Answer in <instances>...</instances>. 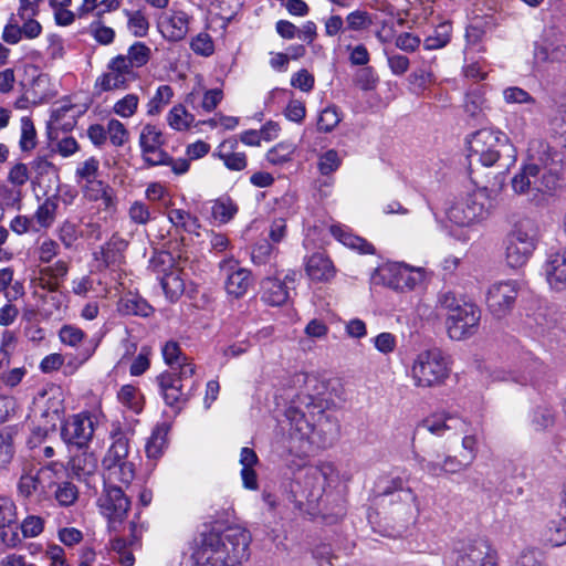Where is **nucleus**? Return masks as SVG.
I'll list each match as a JSON object with an SVG mask.
<instances>
[{
  "label": "nucleus",
  "instance_id": "f257e3e1",
  "mask_svg": "<svg viewBox=\"0 0 566 566\" xmlns=\"http://www.w3.org/2000/svg\"><path fill=\"white\" fill-rule=\"evenodd\" d=\"M426 433L446 440H457L461 437L462 450L458 453H446L441 458H420L418 460L422 470L433 478L455 475L467 471L478 455V437L470 432L469 424L462 418L447 413H433L421 420L413 432V441L417 437L423 438Z\"/></svg>",
  "mask_w": 566,
  "mask_h": 566
},
{
  "label": "nucleus",
  "instance_id": "f03ea898",
  "mask_svg": "<svg viewBox=\"0 0 566 566\" xmlns=\"http://www.w3.org/2000/svg\"><path fill=\"white\" fill-rule=\"evenodd\" d=\"M285 416L290 422V448L300 457L333 446L338 437L337 420L327 415L313 396H298Z\"/></svg>",
  "mask_w": 566,
  "mask_h": 566
},
{
  "label": "nucleus",
  "instance_id": "7ed1b4c3",
  "mask_svg": "<svg viewBox=\"0 0 566 566\" xmlns=\"http://www.w3.org/2000/svg\"><path fill=\"white\" fill-rule=\"evenodd\" d=\"M562 160L544 140H532L527 158L521 170L512 178L516 195L528 196L539 202L545 195H553L560 186Z\"/></svg>",
  "mask_w": 566,
  "mask_h": 566
},
{
  "label": "nucleus",
  "instance_id": "20e7f679",
  "mask_svg": "<svg viewBox=\"0 0 566 566\" xmlns=\"http://www.w3.org/2000/svg\"><path fill=\"white\" fill-rule=\"evenodd\" d=\"M437 303L447 311L446 329L451 339L464 340L479 332L482 311L476 304L458 297L451 291L441 292Z\"/></svg>",
  "mask_w": 566,
  "mask_h": 566
},
{
  "label": "nucleus",
  "instance_id": "39448f33",
  "mask_svg": "<svg viewBox=\"0 0 566 566\" xmlns=\"http://www.w3.org/2000/svg\"><path fill=\"white\" fill-rule=\"evenodd\" d=\"M470 160H476L485 167L501 166L509 167L515 161L516 150L509 137L502 132L492 129H480L473 133L468 139Z\"/></svg>",
  "mask_w": 566,
  "mask_h": 566
},
{
  "label": "nucleus",
  "instance_id": "423d86ee",
  "mask_svg": "<svg viewBox=\"0 0 566 566\" xmlns=\"http://www.w3.org/2000/svg\"><path fill=\"white\" fill-rule=\"evenodd\" d=\"M451 359L440 348L420 350L412 359L410 377L417 388L441 387L451 374Z\"/></svg>",
  "mask_w": 566,
  "mask_h": 566
},
{
  "label": "nucleus",
  "instance_id": "0eeeda50",
  "mask_svg": "<svg viewBox=\"0 0 566 566\" xmlns=\"http://www.w3.org/2000/svg\"><path fill=\"white\" fill-rule=\"evenodd\" d=\"M250 533L241 526H228L222 532H210L202 535L199 547L222 551L218 555L226 566H241L249 558Z\"/></svg>",
  "mask_w": 566,
  "mask_h": 566
},
{
  "label": "nucleus",
  "instance_id": "6e6552de",
  "mask_svg": "<svg viewBox=\"0 0 566 566\" xmlns=\"http://www.w3.org/2000/svg\"><path fill=\"white\" fill-rule=\"evenodd\" d=\"M129 438L120 429L112 433V444L102 460L105 481L129 485L135 479V464L128 460Z\"/></svg>",
  "mask_w": 566,
  "mask_h": 566
},
{
  "label": "nucleus",
  "instance_id": "1a4fd4ad",
  "mask_svg": "<svg viewBox=\"0 0 566 566\" xmlns=\"http://www.w3.org/2000/svg\"><path fill=\"white\" fill-rule=\"evenodd\" d=\"M454 566H497V551L485 538L465 539L453 549Z\"/></svg>",
  "mask_w": 566,
  "mask_h": 566
},
{
  "label": "nucleus",
  "instance_id": "9d476101",
  "mask_svg": "<svg viewBox=\"0 0 566 566\" xmlns=\"http://www.w3.org/2000/svg\"><path fill=\"white\" fill-rule=\"evenodd\" d=\"M521 284L516 280L497 281L486 291L485 304L489 313L496 319L509 316L516 304Z\"/></svg>",
  "mask_w": 566,
  "mask_h": 566
},
{
  "label": "nucleus",
  "instance_id": "9b49d317",
  "mask_svg": "<svg viewBox=\"0 0 566 566\" xmlns=\"http://www.w3.org/2000/svg\"><path fill=\"white\" fill-rule=\"evenodd\" d=\"M491 208L490 198L485 189L470 193L464 201L449 208L448 218L460 227H467L488 217Z\"/></svg>",
  "mask_w": 566,
  "mask_h": 566
},
{
  "label": "nucleus",
  "instance_id": "f8f14e48",
  "mask_svg": "<svg viewBox=\"0 0 566 566\" xmlns=\"http://www.w3.org/2000/svg\"><path fill=\"white\" fill-rule=\"evenodd\" d=\"M333 474L334 467L327 462L305 468L304 474L297 481V485L308 503H317L321 500Z\"/></svg>",
  "mask_w": 566,
  "mask_h": 566
},
{
  "label": "nucleus",
  "instance_id": "ddd939ff",
  "mask_svg": "<svg viewBox=\"0 0 566 566\" xmlns=\"http://www.w3.org/2000/svg\"><path fill=\"white\" fill-rule=\"evenodd\" d=\"M107 70L108 71L98 76L95 82V87L99 90V92L126 88L128 83L137 77L135 72H130L126 67L122 55L113 57L107 65Z\"/></svg>",
  "mask_w": 566,
  "mask_h": 566
},
{
  "label": "nucleus",
  "instance_id": "4468645a",
  "mask_svg": "<svg viewBox=\"0 0 566 566\" xmlns=\"http://www.w3.org/2000/svg\"><path fill=\"white\" fill-rule=\"evenodd\" d=\"M94 433V424L90 416L75 415L70 417L62 427L61 436L69 446L82 449L88 444Z\"/></svg>",
  "mask_w": 566,
  "mask_h": 566
},
{
  "label": "nucleus",
  "instance_id": "2eb2a0df",
  "mask_svg": "<svg viewBox=\"0 0 566 566\" xmlns=\"http://www.w3.org/2000/svg\"><path fill=\"white\" fill-rule=\"evenodd\" d=\"M109 485L105 489L104 494L98 499V505L102 514L109 522H122L130 507V501L125 495L120 486Z\"/></svg>",
  "mask_w": 566,
  "mask_h": 566
},
{
  "label": "nucleus",
  "instance_id": "dca6fc26",
  "mask_svg": "<svg viewBox=\"0 0 566 566\" xmlns=\"http://www.w3.org/2000/svg\"><path fill=\"white\" fill-rule=\"evenodd\" d=\"M220 268L227 275L226 290L228 294L237 298L243 296L251 285L250 271L240 268L233 260L221 262Z\"/></svg>",
  "mask_w": 566,
  "mask_h": 566
},
{
  "label": "nucleus",
  "instance_id": "f3484780",
  "mask_svg": "<svg viewBox=\"0 0 566 566\" xmlns=\"http://www.w3.org/2000/svg\"><path fill=\"white\" fill-rule=\"evenodd\" d=\"M157 381L165 402L177 410L188 400V392L184 390L181 376L165 373L157 377Z\"/></svg>",
  "mask_w": 566,
  "mask_h": 566
},
{
  "label": "nucleus",
  "instance_id": "a211bd4d",
  "mask_svg": "<svg viewBox=\"0 0 566 566\" xmlns=\"http://www.w3.org/2000/svg\"><path fill=\"white\" fill-rule=\"evenodd\" d=\"M543 269L551 289L566 290V249L548 253Z\"/></svg>",
  "mask_w": 566,
  "mask_h": 566
},
{
  "label": "nucleus",
  "instance_id": "6ab92c4d",
  "mask_svg": "<svg viewBox=\"0 0 566 566\" xmlns=\"http://www.w3.org/2000/svg\"><path fill=\"white\" fill-rule=\"evenodd\" d=\"M539 238V228L535 219L522 217L513 224L507 235V241L517 245L536 249Z\"/></svg>",
  "mask_w": 566,
  "mask_h": 566
},
{
  "label": "nucleus",
  "instance_id": "aec40b11",
  "mask_svg": "<svg viewBox=\"0 0 566 566\" xmlns=\"http://www.w3.org/2000/svg\"><path fill=\"white\" fill-rule=\"evenodd\" d=\"M394 281L391 285L397 290H413L424 280V270L422 268H411L407 264H397L391 269Z\"/></svg>",
  "mask_w": 566,
  "mask_h": 566
},
{
  "label": "nucleus",
  "instance_id": "412c9836",
  "mask_svg": "<svg viewBox=\"0 0 566 566\" xmlns=\"http://www.w3.org/2000/svg\"><path fill=\"white\" fill-rule=\"evenodd\" d=\"M305 271L308 277L316 282H328L336 274L332 260L322 253H315L308 258Z\"/></svg>",
  "mask_w": 566,
  "mask_h": 566
},
{
  "label": "nucleus",
  "instance_id": "4be33fe9",
  "mask_svg": "<svg viewBox=\"0 0 566 566\" xmlns=\"http://www.w3.org/2000/svg\"><path fill=\"white\" fill-rule=\"evenodd\" d=\"M235 147L237 140H224L218 146L213 156L222 160L228 169L241 171L248 165L247 156L244 153L234 151Z\"/></svg>",
  "mask_w": 566,
  "mask_h": 566
},
{
  "label": "nucleus",
  "instance_id": "5701e85b",
  "mask_svg": "<svg viewBox=\"0 0 566 566\" xmlns=\"http://www.w3.org/2000/svg\"><path fill=\"white\" fill-rule=\"evenodd\" d=\"M262 300L272 306H281L289 298V287L285 282L275 277H266L262 281Z\"/></svg>",
  "mask_w": 566,
  "mask_h": 566
},
{
  "label": "nucleus",
  "instance_id": "b1692460",
  "mask_svg": "<svg viewBox=\"0 0 566 566\" xmlns=\"http://www.w3.org/2000/svg\"><path fill=\"white\" fill-rule=\"evenodd\" d=\"M189 22L190 17L186 12H174L164 24V36L171 42L184 40L189 31Z\"/></svg>",
  "mask_w": 566,
  "mask_h": 566
},
{
  "label": "nucleus",
  "instance_id": "393cba45",
  "mask_svg": "<svg viewBox=\"0 0 566 566\" xmlns=\"http://www.w3.org/2000/svg\"><path fill=\"white\" fill-rule=\"evenodd\" d=\"M72 470L78 480L92 486L91 480L97 478V458L93 453L83 452L73 458Z\"/></svg>",
  "mask_w": 566,
  "mask_h": 566
},
{
  "label": "nucleus",
  "instance_id": "a878e982",
  "mask_svg": "<svg viewBox=\"0 0 566 566\" xmlns=\"http://www.w3.org/2000/svg\"><path fill=\"white\" fill-rule=\"evenodd\" d=\"M332 235L342 242L344 245L357 250L360 253H374V247L365 239L357 237L348 231V229L340 224H333L329 228Z\"/></svg>",
  "mask_w": 566,
  "mask_h": 566
},
{
  "label": "nucleus",
  "instance_id": "bb28decb",
  "mask_svg": "<svg viewBox=\"0 0 566 566\" xmlns=\"http://www.w3.org/2000/svg\"><path fill=\"white\" fill-rule=\"evenodd\" d=\"M240 463L242 465L241 478L244 488L250 490L258 489L256 473L253 467L258 463L255 452L250 448H242L240 453Z\"/></svg>",
  "mask_w": 566,
  "mask_h": 566
},
{
  "label": "nucleus",
  "instance_id": "cd10ccee",
  "mask_svg": "<svg viewBox=\"0 0 566 566\" xmlns=\"http://www.w3.org/2000/svg\"><path fill=\"white\" fill-rule=\"evenodd\" d=\"M128 242L118 234H113L105 245L102 247V261L106 266L118 265L123 259V252Z\"/></svg>",
  "mask_w": 566,
  "mask_h": 566
},
{
  "label": "nucleus",
  "instance_id": "c85d7f7f",
  "mask_svg": "<svg viewBox=\"0 0 566 566\" xmlns=\"http://www.w3.org/2000/svg\"><path fill=\"white\" fill-rule=\"evenodd\" d=\"M160 284L166 296L172 302L178 300L185 292V280L181 270L178 268H174L165 273Z\"/></svg>",
  "mask_w": 566,
  "mask_h": 566
},
{
  "label": "nucleus",
  "instance_id": "c756f323",
  "mask_svg": "<svg viewBox=\"0 0 566 566\" xmlns=\"http://www.w3.org/2000/svg\"><path fill=\"white\" fill-rule=\"evenodd\" d=\"M122 55L124 64L130 72L146 65L151 56V50L143 42H135L127 51L126 55Z\"/></svg>",
  "mask_w": 566,
  "mask_h": 566
},
{
  "label": "nucleus",
  "instance_id": "7c9ffc66",
  "mask_svg": "<svg viewBox=\"0 0 566 566\" xmlns=\"http://www.w3.org/2000/svg\"><path fill=\"white\" fill-rule=\"evenodd\" d=\"M566 56V46L543 41L535 44L534 57L537 62H560Z\"/></svg>",
  "mask_w": 566,
  "mask_h": 566
},
{
  "label": "nucleus",
  "instance_id": "2f4dec72",
  "mask_svg": "<svg viewBox=\"0 0 566 566\" xmlns=\"http://www.w3.org/2000/svg\"><path fill=\"white\" fill-rule=\"evenodd\" d=\"M169 221L176 227L188 233H196L199 235V220L190 212L182 209H171L167 213Z\"/></svg>",
  "mask_w": 566,
  "mask_h": 566
},
{
  "label": "nucleus",
  "instance_id": "473e14b6",
  "mask_svg": "<svg viewBox=\"0 0 566 566\" xmlns=\"http://www.w3.org/2000/svg\"><path fill=\"white\" fill-rule=\"evenodd\" d=\"M167 433L168 431L164 426H158L153 430L145 446L148 459L157 460L163 455L167 446Z\"/></svg>",
  "mask_w": 566,
  "mask_h": 566
},
{
  "label": "nucleus",
  "instance_id": "72a5a7b5",
  "mask_svg": "<svg viewBox=\"0 0 566 566\" xmlns=\"http://www.w3.org/2000/svg\"><path fill=\"white\" fill-rule=\"evenodd\" d=\"M542 537L552 546L566 544V518L560 515V518L549 521L542 533Z\"/></svg>",
  "mask_w": 566,
  "mask_h": 566
},
{
  "label": "nucleus",
  "instance_id": "f704fd0d",
  "mask_svg": "<svg viewBox=\"0 0 566 566\" xmlns=\"http://www.w3.org/2000/svg\"><path fill=\"white\" fill-rule=\"evenodd\" d=\"M535 249L517 245L511 241L506 242L505 260L510 268L520 269L525 265Z\"/></svg>",
  "mask_w": 566,
  "mask_h": 566
},
{
  "label": "nucleus",
  "instance_id": "c9c22d12",
  "mask_svg": "<svg viewBox=\"0 0 566 566\" xmlns=\"http://www.w3.org/2000/svg\"><path fill=\"white\" fill-rule=\"evenodd\" d=\"M14 434L12 428L0 430V469H7L14 457Z\"/></svg>",
  "mask_w": 566,
  "mask_h": 566
},
{
  "label": "nucleus",
  "instance_id": "e433bc0d",
  "mask_svg": "<svg viewBox=\"0 0 566 566\" xmlns=\"http://www.w3.org/2000/svg\"><path fill=\"white\" fill-rule=\"evenodd\" d=\"M57 196L48 197L36 209L34 219L42 228H49L53 224L57 210Z\"/></svg>",
  "mask_w": 566,
  "mask_h": 566
},
{
  "label": "nucleus",
  "instance_id": "4c0bfd02",
  "mask_svg": "<svg viewBox=\"0 0 566 566\" xmlns=\"http://www.w3.org/2000/svg\"><path fill=\"white\" fill-rule=\"evenodd\" d=\"M238 212V206L230 198H219L211 207V214L220 223H228Z\"/></svg>",
  "mask_w": 566,
  "mask_h": 566
},
{
  "label": "nucleus",
  "instance_id": "58836bf2",
  "mask_svg": "<svg viewBox=\"0 0 566 566\" xmlns=\"http://www.w3.org/2000/svg\"><path fill=\"white\" fill-rule=\"evenodd\" d=\"M18 523V509L10 496L0 495V530L11 528Z\"/></svg>",
  "mask_w": 566,
  "mask_h": 566
},
{
  "label": "nucleus",
  "instance_id": "ea45409f",
  "mask_svg": "<svg viewBox=\"0 0 566 566\" xmlns=\"http://www.w3.org/2000/svg\"><path fill=\"white\" fill-rule=\"evenodd\" d=\"M195 117L188 113L184 105H175L167 116L169 126L176 130L188 129L193 123Z\"/></svg>",
  "mask_w": 566,
  "mask_h": 566
},
{
  "label": "nucleus",
  "instance_id": "a19ab883",
  "mask_svg": "<svg viewBox=\"0 0 566 566\" xmlns=\"http://www.w3.org/2000/svg\"><path fill=\"white\" fill-rule=\"evenodd\" d=\"M296 146L291 142H282L266 153V159L272 165H282L292 159Z\"/></svg>",
  "mask_w": 566,
  "mask_h": 566
},
{
  "label": "nucleus",
  "instance_id": "79ce46f5",
  "mask_svg": "<svg viewBox=\"0 0 566 566\" xmlns=\"http://www.w3.org/2000/svg\"><path fill=\"white\" fill-rule=\"evenodd\" d=\"M118 400L133 410L136 413H139L143 410V396L138 391V389L132 385H125L118 391Z\"/></svg>",
  "mask_w": 566,
  "mask_h": 566
},
{
  "label": "nucleus",
  "instance_id": "37998d69",
  "mask_svg": "<svg viewBox=\"0 0 566 566\" xmlns=\"http://www.w3.org/2000/svg\"><path fill=\"white\" fill-rule=\"evenodd\" d=\"M395 492L400 493V499L408 504H413L417 500L416 494L410 488L405 486V481L397 476L387 482V485L380 491L381 495H391Z\"/></svg>",
  "mask_w": 566,
  "mask_h": 566
},
{
  "label": "nucleus",
  "instance_id": "c03bdc74",
  "mask_svg": "<svg viewBox=\"0 0 566 566\" xmlns=\"http://www.w3.org/2000/svg\"><path fill=\"white\" fill-rule=\"evenodd\" d=\"M164 144L161 132L153 125H145L140 132L139 136V145L142 147V151L160 148Z\"/></svg>",
  "mask_w": 566,
  "mask_h": 566
},
{
  "label": "nucleus",
  "instance_id": "a18cd8bd",
  "mask_svg": "<svg viewBox=\"0 0 566 566\" xmlns=\"http://www.w3.org/2000/svg\"><path fill=\"white\" fill-rule=\"evenodd\" d=\"M172 95L174 92L169 85L159 86L147 105V113L151 116L159 114L164 106L170 103Z\"/></svg>",
  "mask_w": 566,
  "mask_h": 566
},
{
  "label": "nucleus",
  "instance_id": "49530a36",
  "mask_svg": "<svg viewBox=\"0 0 566 566\" xmlns=\"http://www.w3.org/2000/svg\"><path fill=\"white\" fill-rule=\"evenodd\" d=\"M119 310L127 315L148 316L151 314L153 308L145 301L135 296L120 300Z\"/></svg>",
  "mask_w": 566,
  "mask_h": 566
},
{
  "label": "nucleus",
  "instance_id": "de8ad7c7",
  "mask_svg": "<svg viewBox=\"0 0 566 566\" xmlns=\"http://www.w3.org/2000/svg\"><path fill=\"white\" fill-rule=\"evenodd\" d=\"M218 553H222V551H207L198 546L191 555L193 566H226L219 558V556L223 557V555H218Z\"/></svg>",
  "mask_w": 566,
  "mask_h": 566
},
{
  "label": "nucleus",
  "instance_id": "09e8293b",
  "mask_svg": "<svg viewBox=\"0 0 566 566\" xmlns=\"http://www.w3.org/2000/svg\"><path fill=\"white\" fill-rule=\"evenodd\" d=\"M503 99L507 104L535 105V98L525 90L518 86H510L503 90Z\"/></svg>",
  "mask_w": 566,
  "mask_h": 566
},
{
  "label": "nucleus",
  "instance_id": "8fccbe9b",
  "mask_svg": "<svg viewBox=\"0 0 566 566\" xmlns=\"http://www.w3.org/2000/svg\"><path fill=\"white\" fill-rule=\"evenodd\" d=\"M60 340L67 346L78 347L85 340V333L74 325H63L59 332Z\"/></svg>",
  "mask_w": 566,
  "mask_h": 566
},
{
  "label": "nucleus",
  "instance_id": "3c124183",
  "mask_svg": "<svg viewBox=\"0 0 566 566\" xmlns=\"http://www.w3.org/2000/svg\"><path fill=\"white\" fill-rule=\"evenodd\" d=\"M340 122V115L337 107L328 106L324 108L317 119V128L319 132L329 133Z\"/></svg>",
  "mask_w": 566,
  "mask_h": 566
},
{
  "label": "nucleus",
  "instance_id": "603ef678",
  "mask_svg": "<svg viewBox=\"0 0 566 566\" xmlns=\"http://www.w3.org/2000/svg\"><path fill=\"white\" fill-rule=\"evenodd\" d=\"M190 49L198 55L210 56L214 52V43L210 34L200 32L190 41Z\"/></svg>",
  "mask_w": 566,
  "mask_h": 566
},
{
  "label": "nucleus",
  "instance_id": "864d4df0",
  "mask_svg": "<svg viewBox=\"0 0 566 566\" xmlns=\"http://www.w3.org/2000/svg\"><path fill=\"white\" fill-rule=\"evenodd\" d=\"M78 497L77 488L69 481H64L57 485L55 499L62 506L72 505Z\"/></svg>",
  "mask_w": 566,
  "mask_h": 566
},
{
  "label": "nucleus",
  "instance_id": "5fc2aeb1",
  "mask_svg": "<svg viewBox=\"0 0 566 566\" xmlns=\"http://www.w3.org/2000/svg\"><path fill=\"white\" fill-rule=\"evenodd\" d=\"M139 98L135 94H127L122 99L117 101L113 107L116 115L128 118L132 117L138 107Z\"/></svg>",
  "mask_w": 566,
  "mask_h": 566
},
{
  "label": "nucleus",
  "instance_id": "6e6d98bb",
  "mask_svg": "<svg viewBox=\"0 0 566 566\" xmlns=\"http://www.w3.org/2000/svg\"><path fill=\"white\" fill-rule=\"evenodd\" d=\"M106 134L109 135L111 143L116 146H123L128 140V130L118 119H111L107 123Z\"/></svg>",
  "mask_w": 566,
  "mask_h": 566
},
{
  "label": "nucleus",
  "instance_id": "4d7b16f0",
  "mask_svg": "<svg viewBox=\"0 0 566 566\" xmlns=\"http://www.w3.org/2000/svg\"><path fill=\"white\" fill-rule=\"evenodd\" d=\"M90 32L99 44L107 45L114 41L115 31L104 25L101 21H94L90 25Z\"/></svg>",
  "mask_w": 566,
  "mask_h": 566
},
{
  "label": "nucleus",
  "instance_id": "13d9d810",
  "mask_svg": "<svg viewBox=\"0 0 566 566\" xmlns=\"http://www.w3.org/2000/svg\"><path fill=\"white\" fill-rule=\"evenodd\" d=\"M38 473L33 474L32 472H25L20 476L18 491L21 496L28 499L38 490Z\"/></svg>",
  "mask_w": 566,
  "mask_h": 566
},
{
  "label": "nucleus",
  "instance_id": "bf43d9fd",
  "mask_svg": "<svg viewBox=\"0 0 566 566\" xmlns=\"http://www.w3.org/2000/svg\"><path fill=\"white\" fill-rule=\"evenodd\" d=\"M129 219L136 224H146L151 218L148 206L142 201L132 203L128 210Z\"/></svg>",
  "mask_w": 566,
  "mask_h": 566
},
{
  "label": "nucleus",
  "instance_id": "052dcab7",
  "mask_svg": "<svg viewBox=\"0 0 566 566\" xmlns=\"http://www.w3.org/2000/svg\"><path fill=\"white\" fill-rule=\"evenodd\" d=\"M151 350L149 347H142L138 356L133 360L129 373L132 376H140L143 375L150 366L149 356Z\"/></svg>",
  "mask_w": 566,
  "mask_h": 566
},
{
  "label": "nucleus",
  "instance_id": "680f3d73",
  "mask_svg": "<svg viewBox=\"0 0 566 566\" xmlns=\"http://www.w3.org/2000/svg\"><path fill=\"white\" fill-rule=\"evenodd\" d=\"M450 41V25L441 24L436 30V35L426 39V48L433 50L444 46Z\"/></svg>",
  "mask_w": 566,
  "mask_h": 566
},
{
  "label": "nucleus",
  "instance_id": "e2e57ef3",
  "mask_svg": "<svg viewBox=\"0 0 566 566\" xmlns=\"http://www.w3.org/2000/svg\"><path fill=\"white\" fill-rule=\"evenodd\" d=\"M78 237V229L76 224L71 221H64L59 228V239L67 249L74 244Z\"/></svg>",
  "mask_w": 566,
  "mask_h": 566
},
{
  "label": "nucleus",
  "instance_id": "0e129e2a",
  "mask_svg": "<svg viewBox=\"0 0 566 566\" xmlns=\"http://www.w3.org/2000/svg\"><path fill=\"white\" fill-rule=\"evenodd\" d=\"M43 520L40 516L30 515L25 517L20 528L22 531L23 537H35L43 531Z\"/></svg>",
  "mask_w": 566,
  "mask_h": 566
},
{
  "label": "nucleus",
  "instance_id": "69168bd1",
  "mask_svg": "<svg viewBox=\"0 0 566 566\" xmlns=\"http://www.w3.org/2000/svg\"><path fill=\"white\" fill-rule=\"evenodd\" d=\"M29 179L28 166L22 163L13 165L8 174V181L14 187L24 186Z\"/></svg>",
  "mask_w": 566,
  "mask_h": 566
},
{
  "label": "nucleus",
  "instance_id": "338daca9",
  "mask_svg": "<svg viewBox=\"0 0 566 566\" xmlns=\"http://www.w3.org/2000/svg\"><path fill=\"white\" fill-rule=\"evenodd\" d=\"M555 417L548 407H537L533 416V424L537 430H544L554 424Z\"/></svg>",
  "mask_w": 566,
  "mask_h": 566
},
{
  "label": "nucleus",
  "instance_id": "774afa93",
  "mask_svg": "<svg viewBox=\"0 0 566 566\" xmlns=\"http://www.w3.org/2000/svg\"><path fill=\"white\" fill-rule=\"evenodd\" d=\"M59 244L52 239H44L38 248V258L42 263H49L57 255Z\"/></svg>",
  "mask_w": 566,
  "mask_h": 566
}]
</instances>
